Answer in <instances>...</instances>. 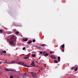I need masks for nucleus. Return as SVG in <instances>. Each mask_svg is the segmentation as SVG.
<instances>
[{
	"label": "nucleus",
	"instance_id": "1",
	"mask_svg": "<svg viewBox=\"0 0 78 78\" xmlns=\"http://www.w3.org/2000/svg\"><path fill=\"white\" fill-rule=\"evenodd\" d=\"M12 41H13V42H16V37L14 35H11L10 37Z\"/></svg>",
	"mask_w": 78,
	"mask_h": 78
},
{
	"label": "nucleus",
	"instance_id": "2",
	"mask_svg": "<svg viewBox=\"0 0 78 78\" xmlns=\"http://www.w3.org/2000/svg\"><path fill=\"white\" fill-rule=\"evenodd\" d=\"M18 64H19L22 65V66H24L25 67H26L27 68H28L29 67H31V66H29L26 65V64H24V63L22 62H18Z\"/></svg>",
	"mask_w": 78,
	"mask_h": 78
},
{
	"label": "nucleus",
	"instance_id": "3",
	"mask_svg": "<svg viewBox=\"0 0 78 78\" xmlns=\"http://www.w3.org/2000/svg\"><path fill=\"white\" fill-rule=\"evenodd\" d=\"M30 73L34 77H36V74L32 72H30Z\"/></svg>",
	"mask_w": 78,
	"mask_h": 78
},
{
	"label": "nucleus",
	"instance_id": "4",
	"mask_svg": "<svg viewBox=\"0 0 78 78\" xmlns=\"http://www.w3.org/2000/svg\"><path fill=\"white\" fill-rule=\"evenodd\" d=\"M14 42H15V41H14L13 40H11L10 41L9 43L11 45H13V44H14Z\"/></svg>",
	"mask_w": 78,
	"mask_h": 78
},
{
	"label": "nucleus",
	"instance_id": "5",
	"mask_svg": "<svg viewBox=\"0 0 78 78\" xmlns=\"http://www.w3.org/2000/svg\"><path fill=\"white\" fill-rule=\"evenodd\" d=\"M23 76V77H24V78H26L27 76V73H24Z\"/></svg>",
	"mask_w": 78,
	"mask_h": 78
},
{
	"label": "nucleus",
	"instance_id": "6",
	"mask_svg": "<svg viewBox=\"0 0 78 78\" xmlns=\"http://www.w3.org/2000/svg\"><path fill=\"white\" fill-rule=\"evenodd\" d=\"M40 46H41V47H45V46H46V44H40Z\"/></svg>",
	"mask_w": 78,
	"mask_h": 78
},
{
	"label": "nucleus",
	"instance_id": "7",
	"mask_svg": "<svg viewBox=\"0 0 78 78\" xmlns=\"http://www.w3.org/2000/svg\"><path fill=\"white\" fill-rule=\"evenodd\" d=\"M31 65L33 66V67H34V66H35V65L34 64V62H32Z\"/></svg>",
	"mask_w": 78,
	"mask_h": 78
},
{
	"label": "nucleus",
	"instance_id": "8",
	"mask_svg": "<svg viewBox=\"0 0 78 78\" xmlns=\"http://www.w3.org/2000/svg\"><path fill=\"white\" fill-rule=\"evenodd\" d=\"M10 71H11L13 73H15L16 72V70L14 69L11 70Z\"/></svg>",
	"mask_w": 78,
	"mask_h": 78
},
{
	"label": "nucleus",
	"instance_id": "9",
	"mask_svg": "<svg viewBox=\"0 0 78 78\" xmlns=\"http://www.w3.org/2000/svg\"><path fill=\"white\" fill-rule=\"evenodd\" d=\"M32 42V41L31 40L29 41H28L27 42V44H31Z\"/></svg>",
	"mask_w": 78,
	"mask_h": 78
},
{
	"label": "nucleus",
	"instance_id": "10",
	"mask_svg": "<svg viewBox=\"0 0 78 78\" xmlns=\"http://www.w3.org/2000/svg\"><path fill=\"white\" fill-rule=\"evenodd\" d=\"M16 73H17V74H20V73H21L20 71H17Z\"/></svg>",
	"mask_w": 78,
	"mask_h": 78
},
{
	"label": "nucleus",
	"instance_id": "11",
	"mask_svg": "<svg viewBox=\"0 0 78 78\" xmlns=\"http://www.w3.org/2000/svg\"><path fill=\"white\" fill-rule=\"evenodd\" d=\"M32 56L33 58H34V57H36V55L34 54L32 55Z\"/></svg>",
	"mask_w": 78,
	"mask_h": 78
},
{
	"label": "nucleus",
	"instance_id": "12",
	"mask_svg": "<svg viewBox=\"0 0 78 78\" xmlns=\"http://www.w3.org/2000/svg\"><path fill=\"white\" fill-rule=\"evenodd\" d=\"M58 61H60V59H61V58H60V57H58Z\"/></svg>",
	"mask_w": 78,
	"mask_h": 78
},
{
	"label": "nucleus",
	"instance_id": "13",
	"mask_svg": "<svg viewBox=\"0 0 78 78\" xmlns=\"http://www.w3.org/2000/svg\"><path fill=\"white\" fill-rule=\"evenodd\" d=\"M48 54H47L46 53V54H44V56L45 57H47V56H48Z\"/></svg>",
	"mask_w": 78,
	"mask_h": 78
},
{
	"label": "nucleus",
	"instance_id": "14",
	"mask_svg": "<svg viewBox=\"0 0 78 78\" xmlns=\"http://www.w3.org/2000/svg\"><path fill=\"white\" fill-rule=\"evenodd\" d=\"M28 57L27 56H25L24 57V59H28Z\"/></svg>",
	"mask_w": 78,
	"mask_h": 78
},
{
	"label": "nucleus",
	"instance_id": "15",
	"mask_svg": "<svg viewBox=\"0 0 78 78\" xmlns=\"http://www.w3.org/2000/svg\"><path fill=\"white\" fill-rule=\"evenodd\" d=\"M23 41H28V39L26 38L25 39H23Z\"/></svg>",
	"mask_w": 78,
	"mask_h": 78
},
{
	"label": "nucleus",
	"instance_id": "16",
	"mask_svg": "<svg viewBox=\"0 0 78 78\" xmlns=\"http://www.w3.org/2000/svg\"><path fill=\"white\" fill-rule=\"evenodd\" d=\"M62 48H64V44L62 45Z\"/></svg>",
	"mask_w": 78,
	"mask_h": 78
},
{
	"label": "nucleus",
	"instance_id": "17",
	"mask_svg": "<svg viewBox=\"0 0 78 78\" xmlns=\"http://www.w3.org/2000/svg\"><path fill=\"white\" fill-rule=\"evenodd\" d=\"M5 71H11V70L6 69L5 70Z\"/></svg>",
	"mask_w": 78,
	"mask_h": 78
},
{
	"label": "nucleus",
	"instance_id": "18",
	"mask_svg": "<svg viewBox=\"0 0 78 78\" xmlns=\"http://www.w3.org/2000/svg\"><path fill=\"white\" fill-rule=\"evenodd\" d=\"M54 62H55V63H58V61L56 60H55Z\"/></svg>",
	"mask_w": 78,
	"mask_h": 78
},
{
	"label": "nucleus",
	"instance_id": "19",
	"mask_svg": "<svg viewBox=\"0 0 78 78\" xmlns=\"http://www.w3.org/2000/svg\"><path fill=\"white\" fill-rule=\"evenodd\" d=\"M13 63H14V62L13 61L10 62V64H13Z\"/></svg>",
	"mask_w": 78,
	"mask_h": 78
},
{
	"label": "nucleus",
	"instance_id": "20",
	"mask_svg": "<svg viewBox=\"0 0 78 78\" xmlns=\"http://www.w3.org/2000/svg\"><path fill=\"white\" fill-rule=\"evenodd\" d=\"M77 69H78V68H77V67H76L75 69V72H76V71H77Z\"/></svg>",
	"mask_w": 78,
	"mask_h": 78
},
{
	"label": "nucleus",
	"instance_id": "21",
	"mask_svg": "<svg viewBox=\"0 0 78 78\" xmlns=\"http://www.w3.org/2000/svg\"><path fill=\"white\" fill-rule=\"evenodd\" d=\"M15 33L16 34H19V32L18 31H17Z\"/></svg>",
	"mask_w": 78,
	"mask_h": 78
},
{
	"label": "nucleus",
	"instance_id": "22",
	"mask_svg": "<svg viewBox=\"0 0 78 78\" xmlns=\"http://www.w3.org/2000/svg\"><path fill=\"white\" fill-rule=\"evenodd\" d=\"M3 53L4 54H5L6 53V51H3Z\"/></svg>",
	"mask_w": 78,
	"mask_h": 78
},
{
	"label": "nucleus",
	"instance_id": "23",
	"mask_svg": "<svg viewBox=\"0 0 78 78\" xmlns=\"http://www.w3.org/2000/svg\"><path fill=\"white\" fill-rule=\"evenodd\" d=\"M64 48H62V49L61 50V51H62L63 52L64 51Z\"/></svg>",
	"mask_w": 78,
	"mask_h": 78
},
{
	"label": "nucleus",
	"instance_id": "24",
	"mask_svg": "<svg viewBox=\"0 0 78 78\" xmlns=\"http://www.w3.org/2000/svg\"><path fill=\"white\" fill-rule=\"evenodd\" d=\"M46 54V52H43V56H44V55L45 54Z\"/></svg>",
	"mask_w": 78,
	"mask_h": 78
},
{
	"label": "nucleus",
	"instance_id": "25",
	"mask_svg": "<svg viewBox=\"0 0 78 78\" xmlns=\"http://www.w3.org/2000/svg\"><path fill=\"white\" fill-rule=\"evenodd\" d=\"M32 42H36V40H35V39H34L33 41H32Z\"/></svg>",
	"mask_w": 78,
	"mask_h": 78
},
{
	"label": "nucleus",
	"instance_id": "26",
	"mask_svg": "<svg viewBox=\"0 0 78 78\" xmlns=\"http://www.w3.org/2000/svg\"><path fill=\"white\" fill-rule=\"evenodd\" d=\"M51 58H53L54 56L53 55H52L51 56Z\"/></svg>",
	"mask_w": 78,
	"mask_h": 78
},
{
	"label": "nucleus",
	"instance_id": "27",
	"mask_svg": "<svg viewBox=\"0 0 78 78\" xmlns=\"http://www.w3.org/2000/svg\"><path fill=\"white\" fill-rule=\"evenodd\" d=\"M25 49H26V48H25V47H24L23 48V50H25Z\"/></svg>",
	"mask_w": 78,
	"mask_h": 78
},
{
	"label": "nucleus",
	"instance_id": "28",
	"mask_svg": "<svg viewBox=\"0 0 78 78\" xmlns=\"http://www.w3.org/2000/svg\"><path fill=\"white\" fill-rule=\"evenodd\" d=\"M0 32L1 33H3V30H0Z\"/></svg>",
	"mask_w": 78,
	"mask_h": 78
},
{
	"label": "nucleus",
	"instance_id": "29",
	"mask_svg": "<svg viewBox=\"0 0 78 78\" xmlns=\"http://www.w3.org/2000/svg\"><path fill=\"white\" fill-rule=\"evenodd\" d=\"M1 55H3V52L1 53Z\"/></svg>",
	"mask_w": 78,
	"mask_h": 78
},
{
	"label": "nucleus",
	"instance_id": "30",
	"mask_svg": "<svg viewBox=\"0 0 78 78\" xmlns=\"http://www.w3.org/2000/svg\"><path fill=\"white\" fill-rule=\"evenodd\" d=\"M40 54H42V53H43V52H42V51H41L40 52Z\"/></svg>",
	"mask_w": 78,
	"mask_h": 78
},
{
	"label": "nucleus",
	"instance_id": "31",
	"mask_svg": "<svg viewBox=\"0 0 78 78\" xmlns=\"http://www.w3.org/2000/svg\"><path fill=\"white\" fill-rule=\"evenodd\" d=\"M52 53H53V52L52 51H50V54H52Z\"/></svg>",
	"mask_w": 78,
	"mask_h": 78
},
{
	"label": "nucleus",
	"instance_id": "32",
	"mask_svg": "<svg viewBox=\"0 0 78 78\" xmlns=\"http://www.w3.org/2000/svg\"><path fill=\"white\" fill-rule=\"evenodd\" d=\"M53 58L54 59H56V58L55 57H54Z\"/></svg>",
	"mask_w": 78,
	"mask_h": 78
},
{
	"label": "nucleus",
	"instance_id": "33",
	"mask_svg": "<svg viewBox=\"0 0 78 78\" xmlns=\"http://www.w3.org/2000/svg\"><path fill=\"white\" fill-rule=\"evenodd\" d=\"M10 78H13V76H10Z\"/></svg>",
	"mask_w": 78,
	"mask_h": 78
},
{
	"label": "nucleus",
	"instance_id": "34",
	"mask_svg": "<svg viewBox=\"0 0 78 78\" xmlns=\"http://www.w3.org/2000/svg\"><path fill=\"white\" fill-rule=\"evenodd\" d=\"M74 68L73 67L71 68V70H73V69Z\"/></svg>",
	"mask_w": 78,
	"mask_h": 78
},
{
	"label": "nucleus",
	"instance_id": "35",
	"mask_svg": "<svg viewBox=\"0 0 78 78\" xmlns=\"http://www.w3.org/2000/svg\"><path fill=\"white\" fill-rule=\"evenodd\" d=\"M37 48H39V47H37V46H36Z\"/></svg>",
	"mask_w": 78,
	"mask_h": 78
},
{
	"label": "nucleus",
	"instance_id": "36",
	"mask_svg": "<svg viewBox=\"0 0 78 78\" xmlns=\"http://www.w3.org/2000/svg\"><path fill=\"white\" fill-rule=\"evenodd\" d=\"M2 64V62H0V64Z\"/></svg>",
	"mask_w": 78,
	"mask_h": 78
},
{
	"label": "nucleus",
	"instance_id": "37",
	"mask_svg": "<svg viewBox=\"0 0 78 78\" xmlns=\"http://www.w3.org/2000/svg\"><path fill=\"white\" fill-rule=\"evenodd\" d=\"M5 63H6V64L8 63L7 62H5Z\"/></svg>",
	"mask_w": 78,
	"mask_h": 78
},
{
	"label": "nucleus",
	"instance_id": "38",
	"mask_svg": "<svg viewBox=\"0 0 78 78\" xmlns=\"http://www.w3.org/2000/svg\"><path fill=\"white\" fill-rule=\"evenodd\" d=\"M36 62H37V61H36Z\"/></svg>",
	"mask_w": 78,
	"mask_h": 78
},
{
	"label": "nucleus",
	"instance_id": "39",
	"mask_svg": "<svg viewBox=\"0 0 78 78\" xmlns=\"http://www.w3.org/2000/svg\"><path fill=\"white\" fill-rule=\"evenodd\" d=\"M17 78H19V77H18Z\"/></svg>",
	"mask_w": 78,
	"mask_h": 78
},
{
	"label": "nucleus",
	"instance_id": "40",
	"mask_svg": "<svg viewBox=\"0 0 78 78\" xmlns=\"http://www.w3.org/2000/svg\"><path fill=\"white\" fill-rule=\"evenodd\" d=\"M39 71H40V70H39Z\"/></svg>",
	"mask_w": 78,
	"mask_h": 78
}]
</instances>
